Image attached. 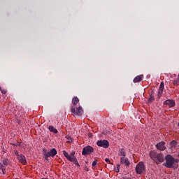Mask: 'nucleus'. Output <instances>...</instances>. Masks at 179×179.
<instances>
[{
	"mask_svg": "<svg viewBox=\"0 0 179 179\" xmlns=\"http://www.w3.org/2000/svg\"><path fill=\"white\" fill-rule=\"evenodd\" d=\"M178 159H174L171 155H167L166 157L165 166L168 169H177L178 167Z\"/></svg>",
	"mask_w": 179,
	"mask_h": 179,
	"instance_id": "f257e3e1",
	"label": "nucleus"
},
{
	"mask_svg": "<svg viewBox=\"0 0 179 179\" xmlns=\"http://www.w3.org/2000/svg\"><path fill=\"white\" fill-rule=\"evenodd\" d=\"M94 152V148L90 145H87L83 148L82 155L83 156H89V155H92Z\"/></svg>",
	"mask_w": 179,
	"mask_h": 179,
	"instance_id": "f03ea898",
	"label": "nucleus"
},
{
	"mask_svg": "<svg viewBox=\"0 0 179 179\" xmlns=\"http://www.w3.org/2000/svg\"><path fill=\"white\" fill-rule=\"evenodd\" d=\"M145 171V164L143 162H139L136 166V174H142Z\"/></svg>",
	"mask_w": 179,
	"mask_h": 179,
	"instance_id": "7ed1b4c3",
	"label": "nucleus"
},
{
	"mask_svg": "<svg viewBox=\"0 0 179 179\" xmlns=\"http://www.w3.org/2000/svg\"><path fill=\"white\" fill-rule=\"evenodd\" d=\"M97 146L99 148H104V149H107L108 146H110V143L107 140H99L96 142Z\"/></svg>",
	"mask_w": 179,
	"mask_h": 179,
	"instance_id": "20e7f679",
	"label": "nucleus"
},
{
	"mask_svg": "<svg viewBox=\"0 0 179 179\" xmlns=\"http://www.w3.org/2000/svg\"><path fill=\"white\" fill-rule=\"evenodd\" d=\"M71 113L73 114H76V115H83V109H82V107L76 108V110H75V108L73 106L71 108Z\"/></svg>",
	"mask_w": 179,
	"mask_h": 179,
	"instance_id": "39448f33",
	"label": "nucleus"
},
{
	"mask_svg": "<svg viewBox=\"0 0 179 179\" xmlns=\"http://www.w3.org/2000/svg\"><path fill=\"white\" fill-rule=\"evenodd\" d=\"M57 152L55 148H52L50 152H48L45 153V157L48 159V157H55L57 155Z\"/></svg>",
	"mask_w": 179,
	"mask_h": 179,
	"instance_id": "423d86ee",
	"label": "nucleus"
},
{
	"mask_svg": "<svg viewBox=\"0 0 179 179\" xmlns=\"http://www.w3.org/2000/svg\"><path fill=\"white\" fill-rule=\"evenodd\" d=\"M166 143L164 141H161L156 144L155 147L158 150H161L163 152V150H166Z\"/></svg>",
	"mask_w": 179,
	"mask_h": 179,
	"instance_id": "0eeeda50",
	"label": "nucleus"
},
{
	"mask_svg": "<svg viewBox=\"0 0 179 179\" xmlns=\"http://www.w3.org/2000/svg\"><path fill=\"white\" fill-rule=\"evenodd\" d=\"M164 106H169V107L171 108V107L176 106V101L173 99H167L164 101Z\"/></svg>",
	"mask_w": 179,
	"mask_h": 179,
	"instance_id": "6e6552de",
	"label": "nucleus"
},
{
	"mask_svg": "<svg viewBox=\"0 0 179 179\" xmlns=\"http://www.w3.org/2000/svg\"><path fill=\"white\" fill-rule=\"evenodd\" d=\"M156 164H159V163H163L164 162V157H163L162 154H157L156 159L155 161Z\"/></svg>",
	"mask_w": 179,
	"mask_h": 179,
	"instance_id": "1a4fd4ad",
	"label": "nucleus"
},
{
	"mask_svg": "<svg viewBox=\"0 0 179 179\" xmlns=\"http://www.w3.org/2000/svg\"><path fill=\"white\" fill-rule=\"evenodd\" d=\"M17 159L18 162L21 163V164H27V160L26 159V157L22 154H20Z\"/></svg>",
	"mask_w": 179,
	"mask_h": 179,
	"instance_id": "9d476101",
	"label": "nucleus"
},
{
	"mask_svg": "<svg viewBox=\"0 0 179 179\" xmlns=\"http://www.w3.org/2000/svg\"><path fill=\"white\" fill-rule=\"evenodd\" d=\"M120 163L121 164H124V166H126V167H129V159H128V158L125 157H122L120 158Z\"/></svg>",
	"mask_w": 179,
	"mask_h": 179,
	"instance_id": "9b49d317",
	"label": "nucleus"
},
{
	"mask_svg": "<svg viewBox=\"0 0 179 179\" xmlns=\"http://www.w3.org/2000/svg\"><path fill=\"white\" fill-rule=\"evenodd\" d=\"M142 80H143V74L136 76L134 78L133 82L134 83H138L139 82H142Z\"/></svg>",
	"mask_w": 179,
	"mask_h": 179,
	"instance_id": "f8f14e48",
	"label": "nucleus"
},
{
	"mask_svg": "<svg viewBox=\"0 0 179 179\" xmlns=\"http://www.w3.org/2000/svg\"><path fill=\"white\" fill-rule=\"evenodd\" d=\"M163 90H164V83L162 82L158 90L159 97L163 94Z\"/></svg>",
	"mask_w": 179,
	"mask_h": 179,
	"instance_id": "ddd939ff",
	"label": "nucleus"
},
{
	"mask_svg": "<svg viewBox=\"0 0 179 179\" xmlns=\"http://www.w3.org/2000/svg\"><path fill=\"white\" fill-rule=\"evenodd\" d=\"M63 155L65 158L69 160V162L73 159V157L69 155V153H68L66 151H63Z\"/></svg>",
	"mask_w": 179,
	"mask_h": 179,
	"instance_id": "4468645a",
	"label": "nucleus"
},
{
	"mask_svg": "<svg viewBox=\"0 0 179 179\" xmlns=\"http://www.w3.org/2000/svg\"><path fill=\"white\" fill-rule=\"evenodd\" d=\"M157 156V154L155 151H150V157L152 159V160H156V157Z\"/></svg>",
	"mask_w": 179,
	"mask_h": 179,
	"instance_id": "2eb2a0df",
	"label": "nucleus"
},
{
	"mask_svg": "<svg viewBox=\"0 0 179 179\" xmlns=\"http://www.w3.org/2000/svg\"><path fill=\"white\" fill-rule=\"evenodd\" d=\"M3 164L6 167L8 166H10V159L8 158H3Z\"/></svg>",
	"mask_w": 179,
	"mask_h": 179,
	"instance_id": "dca6fc26",
	"label": "nucleus"
},
{
	"mask_svg": "<svg viewBox=\"0 0 179 179\" xmlns=\"http://www.w3.org/2000/svg\"><path fill=\"white\" fill-rule=\"evenodd\" d=\"M71 162H73V163L76 166H78V167H80V165L79 164V162H78V159H76V157H73V159H71Z\"/></svg>",
	"mask_w": 179,
	"mask_h": 179,
	"instance_id": "f3484780",
	"label": "nucleus"
},
{
	"mask_svg": "<svg viewBox=\"0 0 179 179\" xmlns=\"http://www.w3.org/2000/svg\"><path fill=\"white\" fill-rule=\"evenodd\" d=\"M48 129L50 132H53V134H58V130L52 126H49Z\"/></svg>",
	"mask_w": 179,
	"mask_h": 179,
	"instance_id": "a211bd4d",
	"label": "nucleus"
},
{
	"mask_svg": "<svg viewBox=\"0 0 179 179\" xmlns=\"http://www.w3.org/2000/svg\"><path fill=\"white\" fill-rule=\"evenodd\" d=\"M73 106H76L79 103V99L77 96H75L72 99Z\"/></svg>",
	"mask_w": 179,
	"mask_h": 179,
	"instance_id": "6ab92c4d",
	"label": "nucleus"
},
{
	"mask_svg": "<svg viewBox=\"0 0 179 179\" xmlns=\"http://www.w3.org/2000/svg\"><path fill=\"white\" fill-rule=\"evenodd\" d=\"M118 155L125 157V150H124V148L120 150Z\"/></svg>",
	"mask_w": 179,
	"mask_h": 179,
	"instance_id": "aec40b11",
	"label": "nucleus"
},
{
	"mask_svg": "<svg viewBox=\"0 0 179 179\" xmlns=\"http://www.w3.org/2000/svg\"><path fill=\"white\" fill-rule=\"evenodd\" d=\"M173 85L174 86H178V85H179V74L178 75L177 79H176V80H173Z\"/></svg>",
	"mask_w": 179,
	"mask_h": 179,
	"instance_id": "412c9836",
	"label": "nucleus"
},
{
	"mask_svg": "<svg viewBox=\"0 0 179 179\" xmlns=\"http://www.w3.org/2000/svg\"><path fill=\"white\" fill-rule=\"evenodd\" d=\"M6 169V166L3 165V164L0 163V170H1L3 173H5V170Z\"/></svg>",
	"mask_w": 179,
	"mask_h": 179,
	"instance_id": "4be33fe9",
	"label": "nucleus"
},
{
	"mask_svg": "<svg viewBox=\"0 0 179 179\" xmlns=\"http://www.w3.org/2000/svg\"><path fill=\"white\" fill-rule=\"evenodd\" d=\"M152 101H155V96L150 95V98L148 99V103H152Z\"/></svg>",
	"mask_w": 179,
	"mask_h": 179,
	"instance_id": "5701e85b",
	"label": "nucleus"
},
{
	"mask_svg": "<svg viewBox=\"0 0 179 179\" xmlns=\"http://www.w3.org/2000/svg\"><path fill=\"white\" fill-rule=\"evenodd\" d=\"M0 92L2 93V94H5L6 93H7L6 90L2 89V87H0Z\"/></svg>",
	"mask_w": 179,
	"mask_h": 179,
	"instance_id": "b1692460",
	"label": "nucleus"
},
{
	"mask_svg": "<svg viewBox=\"0 0 179 179\" xmlns=\"http://www.w3.org/2000/svg\"><path fill=\"white\" fill-rule=\"evenodd\" d=\"M171 146H174V147L177 146V141H172L171 142Z\"/></svg>",
	"mask_w": 179,
	"mask_h": 179,
	"instance_id": "393cba45",
	"label": "nucleus"
},
{
	"mask_svg": "<svg viewBox=\"0 0 179 179\" xmlns=\"http://www.w3.org/2000/svg\"><path fill=\"white\" fill-rule=\"evenodd\" d=\"M14 153H15V156L17 157H17H19V156H20V154H19V152H17V150H15L14 152Z\"/></svg>",
	"mask_w": 179,
	"mask_h": 179,
	"instance_id": "a878e982",
	"label": "nucleus"
},
{
	"mask_svg": "<svg viewBox=\"0 0 179 179\" xmlns=\"http://www.w3.org/2000/svg\"><path fill=\"white\" fill-rule=\"evenodd\" d=\"M97 165V161H94L92 164V167H95Z\"/></svg>",
	"mask_w": 179,
	"mask_h": 179,
	"instance_id": "bb28decb",
	"label": "nucleus"
},
{
	"mask_svg": "<svg viewBox=\"0 0 179 179\" xmlns=\"http://www.w3.org/2000/svg\"><path fill=\"white\" fill-rule=\"evenodd\" d=\"M66 139H68V140H69V141H68V142H71V136H66Z\"/></svg>",
	"mask_w": 179,
	"mask_h": 179,
	"instance_id": "cd10ccee",
	"label": "nucleus"
},
{
	"mask_svg": "<svg viewBox=\"0 0 179 179\" xmlns=\"http://www.w3.org/2000/svg\"><path fill=\"white\" fill-rule=\"evenodd\" d=\"M105 162H106V163H108L109 164H110V159H108V158H106L105 159Z\"/></svg>",
	"mask_w": 179,
	"mask_h": 179,
	"instance_id": "c85d7f7f",
	"label": "nucleus"
},
{
	"mask_svg": "<svg viewBox=\"0 0 179 179\" xmlns=\"http://www.w3.org/2000/svg\"><path fill=\"white\" fill-rule=\"evenodd\" d=\"M75 157V152H73L71 153V157Z\"/></svg>",
	"mask_w": 179,
	"mask_h": 179,
	"instance_id": "c756f323",
	"label": "nucleus"
},
{
	"mask_svg": "<svg viewBox=\"0 0 179 179\" xmlns=\"http://www.w3.org/2000/svg\"><path fill=\"white\" fill-rule=\"evenodd\" d=\"M116 173H120V169H117Z\"/></svg>",
	"mask_w": 179,
	"mask_h": 179,
	"instance_id": "7c9ffc66",
	"label": "nucleus"
},
{
	"mask_svg": "<svg viewBox=\"0 0 179 179\" xmlns=\"http://www.w3.org/2000/svg\"><path fill=\"white\" fill-rule=\"evenodd\" d=\"M171 78H176V74L172 75Z\"/></svg>",
	"mask_w": 179,
	"mask_h": 179,
	"instance_id": "2f4dec72",
	"label": "nucleus"
},
{
	"mask_svg": "<svg viewBox=\"0 0 179 179\" xmlns=\"http://www.w3.org/2000/svg\"><path fill=\"white\" fill-rule=\"evenodd\" d=\"M117 169H120V165H117Z\"/></svg>",
	"mask_w": 179,
	"mask_h": 179,
	"instance_id": "473e14b6",
	"label": "nucleus"
},
{
	"mask_svg": "<svg viewBox=\"0 0 179 179\" xmlns=\"http://www.w3.org/2000/svg\"><path fill=\"white\" fill-rule=\"evenodd\" d=\"M86 171H89V169H86Z\"/></svg>",
	"mask_w": 179,
	"mask_h": 179,
	"instance_id": "72a5a7b5",
	"label": "nucleus"
},
{
	"mask_svg": "<svg viewBox=\"0 0 179 179\" xmlns=\"http://www.w3.org/2000/svg\"><path fill=\"white\" fill-rule=\"evenodd\" d=\"M178 127H179V123L178 124Z\"/></svg>",
	"mask_w": 179,
	"mask_h": 179,
	"instance_id": "f704fd0d",
	"label": "nucleus"
},
{
	"mask_svg": "<svg viewBox=\"0 0 179 179\" xmlns=\"http://www.w3.org/2000/svg\"><path fill=\"white\" fill-rule=\"evenodd\" d=\"M42 179H47V178H42Z\"/></svg>",
	"mask_w": 179,
	"mask_h": 179,
	"instance_id": "c9c22d12",
	"label": "nucleus"
}]
</instances>
